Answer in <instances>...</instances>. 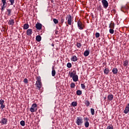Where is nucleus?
I'll return each instance as SVG.
<instances>
[{
    "label": "nucleus",
    "instance_id": "c756f323",
    "mask_svg": "<svg viewBox=\"0 0 129 129\" xmlns=\"http://www.w3.org/2000/svg\"><path fill=\"white\" fill-rule=\"evenodd\" d=\"M110 29H114V24L113 23H111L109 25Z\"/></svg>",
    "mask_w": 129,
    "mask_h": 129
},
{
    "label": "nucleus",
    "instance_id": "9b49d317",
    "mask_svg": "<svg viewBox=\"0 0 129 129\" xmlns=\"http://www.w3.org/2000/svg\"><path fill=\"white\" fill-rule=\"evenodd\" d=\"M26 34L27 36H31L33 34V30L32 29H28L27 30Z\"/></svg>",
    "mask_w": 129,
    "mask_h": 129
},
{
    "label": "nucleus",
    "instance_id": "37998d69",
    "mask_svg": "<svg viewBox=\"0 0 129 129\" xmlns=\"http://www.w3.org/2000/svg\"><path fill=\"white\" fill-rule=\"evenodd\" d=\"M5 107H6V105L5 104H3L2 105H1V108L2 109H4V108H5Z\"/></svg>",
    "mask_w": 129,
    "mask_h": 129
},
{
    "label": "nucleus",
    "instance_id": "473e14b6",
    "mask_svg": "<svg viewBox=\"0 0 129 129\" xmlns=\"http://www.w3.org/2000/svg\"><path fill=\"white\" fill-rule=\"evenodd\" d=\"M75 83H71V88H75Z\"/></svg>",
    "mask_w": 129,
    "mask_h": 129
},
{
    "label": "nucleus",
    "instance_id": "6e6552de",
    "mask_svg": "<svg viewBox=\"0 0 129 129\" xmlns=\"http://www.w3.org/2000/svg\"><path fill=\"white\" fill-rule=\"evenodd\" d=\"M36 86L38 88L39 90L42 88V82H36Z\"/></svg>",
    "mask_w": 129,
    "mask_h": 129
},
{
    "label": "nucleus",
    "instance_id": "a211bd4d",
    "mask_svg": "<svg viewBox=\"0 0 129 129\" xmlns=\"http://www.w3.org/2000/svg\"><path fill=\"white\" fill-rule=\"evenodd\" d=\"M71 60L73 62H76V61H77L78 60L77 56H76V55H73L71 58Z\"/></svg>",
    "mask_w": 129,
    "mask_h": 129
},
{
    "label": "nucleus",
    "instance_id": "c9c22d12",
    "mask_svg": "<svg viewBox=\"0 0 129 129\" xmlns=\"http://www.w3.org/2000/svg\"><path fill=\"white\" fill-rule=\"evenodd\" d=\"M53 22H54L55 24H58V23H59V21H58V20H57L56 19H53Z\"/></svg>",
    "mask_w": 129,
    "mask_h": 129
},
{
    "label": "nucleus",
    "instance_id": "f704fd0d",
    "mask_svg": "<svg viewBox=\"0 0 129 129\" xmlns=\"http://www.w3.org/2000/svg\"><path fill=\"white\" fill-rule=\"evenodd\" d=\"M36 82H41V77H37L36 78Z\"/></svg>",
    "mask_w": 129,
    "mask_h": 129
},
{
    "label": "nucleus",
    "instance_id": "f257e3e1",
    "mask_svg": "<svg viewBox=\"0 0 129 129\" xmlns=\"http://www.w3.org/2000/svg\"><path fill=\"white\" fill-rule=\"evenodd\" d=\"M9 1L11 6L14 5V4H15V0H2V3L3 4V6H2L1 8L2 12H4V11H5V8H7Z\"/></svg>",
    "mask_w": 129,
    "mask_h": 129
},
{
    "label": "nucleus",
    "instance_id": "2f4dec72",
    "mask_svg": "<svg viewBox=\"0 0 129 129\" xmlns=\"http://www.w3.org/2000/svg\"><path fill=\"white\" fill-rule=\"evenodd\" d=\"M68 68H71L72 67V64L70 62H68L67 64Z\"/></svg>",
    "mask_w": 129,
    "mask_h": 129
},
{
    "label": "nucleus",
    "instance_id": "ddd939ff",
    "mask_svg": "<svg viewBox=\"0 0 129 129\" xmlns=\"http://www.w3.org/2000/svg\"><path fill=\"white\" fill-rule=\"evenodd\" d=\"M8 25L10 26H14V25H15V20H14V19L10 20L8 22Z\"/></svg>",
    "mask_w": 129,
    "mask_h": 129
},
{
    "label": "nucleus",
    "instance_id": "aec40b11",
    "mask_svg": "<svg viewBox=\"0 0 129 129\" xmlns=\"http://www.w3.org/2000/svg\"><path fill=\"white\" fill-rule=\"evenodd\" d=\"M121 12H123V13H125V12H126V10H127V8H126V7L125 6H122L121 8Z\"/></svg>",
    "mask_w": 129,
    "mask_h": 129
},
{
    "label": "nucleus",
    "instance_id": "c03bdc74",
    "mask_svg": "<svg viewBox=\"0 0 129 129\" xmlns=\"http://www.w3.org/2000/svg\"><path fill=\"white\" fill-rule=\"evenodd\" d=\"M23 82H24V83H28V79L27 78L24 79Z\"/></svg>",
    "mask_w": 129,
    "mask_h": 129
},
{
    "label": "nucleus",
    "instance_id": "8fccbe9b",
    "mask_svg": "<svg viewBox=\"0 0 129 129\" xmlns=\"http://www.w3.org/2000/svg\"><path fill=\"white\" fill-rule=\"evenodd\" d=\"M55 33L56 35H58V33H59V31H56Z\"/></svg>",
    "mask_w": 129,
    "mask_h": 129
},
{
    "label": "nucleus",
    "instance_id": "c85d7f7f",
    "mask_svg": "<svg viewBox=\"0 0 129 129\" xmlns=\"http://www.w3.org/2000/svg\"><path fill=\"white\" fill-rule=\"evenodd\" d=\"M77 95H81V94H82V91H81V90H77Z\"/></svg>",
    "mask_w": 129,
    "mask_h": 129
},
{
    "label": "nucleus",
    "instance_id": "dca6fc26",
    "mask_svg": "<svg viewBox=\"0 0 129 129\" xmlns=\"http://www.w3.org/2000/svg\"><path fill=\"white\" fill-rule=\"evenodd\" d=\"M51 75L53 77L56 75V71H55V68L54 67L52 68Z\"/></svg>",
    "mask_w": 129,
    "mask_h": 129
},
{
    "label": "nucleus",
    "instance_id": "20e7f679",
    "mask_svg": "<svg viewBox=\"0 0 129 129\" xmlns=\"http://www.w3.org/2000/svg\"><path fill=\"white\" fill-rule=\"evenodd\" d=\"M68 19V24L70 26H71L72 25V16L71 15H69L67 16L66 20Z\"/></svg>",
    "mask_w": 129,
    "mask_h": 129
},
{
    "label": "nucleus",
    "instance_id": "9d476101",
    "mask_svg": "<svg viewBox=\"0 0 129 129\" xmlns=\"http://www.w3.org/2000/svg\"><path fill=\"white\" fill-rule=\"evenodd\" d=\"M123 112H124V113H125V114H127V113H128V112H129V103H128L127 104V105L126 106Z\"/></svg>",
    "mask_w": 129,
    "mask_h": 129
},
{
    "label": "nucleus",
    "instance_id": "a878e982",
    "mask_svg": "<svg viewBox=\"0 0 129 129\" xmlns=\"http://www.w3.org/2000/svg\"><path fill=\"white\" fill-rule=\"evenodd\" d=\"M84 55L86 57H87V56L89 55V51L88 50L85 51V52H84Z\"/></svg>",
    "mask_w": 129,
    "mask_h": 129
},
{
    "label": "nucleus",
    "instance_id": "2eb2a0df",
    "mask_svg": "<svg viewBox=\"0 0 129 129\" xmlns=\"http://www.w3.org/2000/svg\"><path fill=\"white\" fill-rule=\"evenodd\" d=\"M36 28L37 30H41L42 29V24L40 23H37L36 24Z\"/></svg>",
    "mask_w": 129,
    "mask_h": 129
},
{
    "label": "nucleus",
    "instance_id": "f8f14e48",
    "mask_svg": "<svg viewBox=\"0 0 129 129\" xmlns=\"http://www.w3.org/2000/svg\"><path fill=\"white\" fill-rule=\"evenodd\" d=\"M69 74H70V77H71V78H72L76 75V71H73V72L72 73H70V72Z\"/></svg>",
    "mask_w": 129,
    "mask_h": 129
},
{
    "label": "nucleus",
    "instance_id": "72a5a7b5",
    "mask_svg": "<svg viewBox=\"0 0 129 129\" xmlns=\"http://www.w3.org/2000/svg\"><path fill=\"white\" fill-rule=\"evenodd\" d=\"M20 124L22 126H25V121L22 120L20 121Z\"/></svg>",
    "mask_w": 129,
    "mask_h": 129
},
{
    "label": "nucleus",
    "instance_id": "e433bc0d",
    "mask_svg": "<svg viewBox=\"0 0 129 129\" xmlns=\"http://www.w3.org/2000/svg\"><path fill=\"white\" fill-rule=\"evenodd\" d=\"M96 38H99L100 37V34L98 32H96L95 34Z\"/></svg>",
    "mask_w": 129,
    "mask_h": 129
},
{
    "label": "nucleus",
    "instance_id": "3c124183",
    "mask_svg": "<svg viewBox=\"0 0 129 129\" xmlns=\"http://www.w3.org/2000/svg\"><path fill=\"white\" fill-rule=\"evenodd\" d=\"M51 46H52V47H54V44H52Z\"/></svg>",
    "mask_w": 129,
    "mask_h": 129
},
{
    "label": "nucleus",
    "instance_id": "f3484780",
    "mask_svg": "<svg viewBox=\"0 0 129 129\" xmlns=\"http://www.w3.org/2000/svg\"><path fill=\"white\" fill-rule=\"evenodd\" d=\"M72 79L74 82H77L78 81V75H76L72 78Z\"/></svg>",
    "mask_w": 129,
    "mask_h": 129
},
{
    "label": "nucleus",
    "instance_id": "423d86ee",
    "mask_svg": "<svg viewBox=\"0 0 129 129\" xmlns=\"http://www.w3.org/2000/svg\"><path fill=\"white\" fill-rule=\"evenodd\" d=\"M77 24L79 30H83V29L84 28V25L83 24L82 22H81V21H78Z\"/></svg>",
    "mask_w": 129,
    "mask_h": 129
},
{
    "label": "nucleus",
    "instance_id": "7ed1b4c3",
    "mask_svg": "<svg viewBox=\"0 0 129 129\" xmlns=\"http://www.w3.org/2000/svg\"><path fill=\"white\" fill-rule=\"evenodd\" d=\"M37 107H38L37 104H32L31 107L30 108L31 112H36V111H37Z\"/></svg>",
    "mask_w": 129,
    "mask_h": 129
},
{
    "label": "nucleus",
    "instance_id": "412c9836",
    "mask_svg": "<svg viewBox=\"0 0 129 129\" xmlns=\"http://www.w3.org/2000/svg\"><path fill=\"white\" fill-rule=\"evenodd\" d=\"M41 40H42V37L40 35H37L36 36V40L37 42H41Z\"/></svg>",
    "mask_w": 129,
    "mask_h": 129
},
{
    "label": "nucleus",
    "instance_id": "a18cd8bd",
    "mask_svg": "<svg viewBox=\"0 0 129 129\" xmlns=\"http://www.w3.org/2000/svg\"><path fill=\"white\" fill-rule=\"evenodd\" d=\"M64 21H65L64 19L63 18H61L60 20L61 24H63V23H64Z\"/></svg>",
    "mask_w": 129,
    "mask_h": 129
},
{
    "label": "nucleus",
    "instance_id": "39448f33",
    "mask_svg": "<svg viewBox=\"0 0 129 129\" xmlns=\"http://www.w3.org/2000/svg\"><path fill=\"white\" fill-rule=\"evenodd\" d=\"M102 4L104 9H107L108 7V2L106 0H102Z\"/></svg>",
    "mask_w": 129,
    "mask_h": 129
},
{
    "label": "nucleus",
    "instance_id": "a19ab883",
    "mask_svg": "<svg viewBox=\"0 0 129 129\" xmlns=\"http://www.w3.org/2000/svg\"><path fill=\"white\" fill-rule=\"evenodd\" d=\"M5 101L3 99L0 100V105H2V104H4Z\"/></svg>",
    "mask_w": 129,
    "mask_h": 129
},
{
    "label": "nucleus",
    "instance_id": "1a4fd4ad",
    "mask_svg": "<svg viewBox=\"0 0 129 129\" xmlns=\"http://www.w3.org/2000/svg\"><path fill=\"white\" fill-rule=\"evenodd\" d=\"M113 100V95L110 94L107 96V101H112Z\"/></svg>",
    "mask_w": 129,
    "mask_h": 129
},
{
    "label": "nucleus",
    "instance_id": "7c9ffc66",
    "mask_svg": "<svg viewBox=\"0 0 129 129\" xmlns=\"http://www.w3.org/2000/svg\"><path fill=\"white\" fill-rule=\"evenodd\" d=\"M95 111H94V109L93 108H91V113L92 115H94Z\"/></svg>",
    "mask_w": 129,
    "mask_h": 129
},
{
    "label": "nucleus",
    "instance_id": "4468645a",
    "mask_svg": "<svg viewBox=\"0 0 129 129\" xmlns=\"http://www.w3.org/2000/svg\"><path fill=\"white\" fill-rule=\"evenodd\" d=\"M12 9H7V15L9 17H11L12 16Z\"/></svg>",
    "mask_w": 129,
    "mask_h": 129
},
{
    "label": "nucleus",
    "instance_id": "79ce46f5",
    "mask_svg": "<svg viewBox=\"0 0 129 129\" xmlns=\"http://www.w3.org/2000/svg\"><path fill=\"white\" fill-rule=\"evenodd\" d=\"M81 46H82V44H81L80 43H78L77 44V47H78V48H80Z\"/></svg>",
    "mask_w": 129,
    "mask_h": 129
},
{
    "label": "nucleus",
    "instance_id": "bb28decb",
    "mask_svg": "<svg viewBox=\"0 0 129 129\" xmlns=\"http://www.w3.org/2000/svg\"><path fill=\"white\" fill-rule=\"evenodd\" d=\"M85 104L86 105L87 107L89 106L90 105V102L88 100L85 101Z\"/></svg>",
    "mask_w": 129,
    "mask_h": 129
},
{
    "label": "nucleus",
    "instance_id": "cd10ccee",
    "mask_svg": "<svg viewBox=\"0 0 129 129\" xmlns=\"http://www.w3.org/2000/svg\"><path fill=\"white\" fill-rule=\"evenodd\" d=\"M85 127H89V122L85 121Z\"/></svg>",
    "mask_w": 129,
    "mask_h": 129
},
{
    "label": "nucleus",
    "instance_id": "864d4df0",
    "mask_svg": "<svg viewBox=\"0 0 129 129\" xmlns=\"http://www.w3.org/2000/svg\"><path fill=\"white\" fill-rule=\"evenodd\" d=\"M67 27H69L68 25H67Z\"/></svg>",
    "mask_w": 129,
    "mask_h": 129
},
{
    "label": "nucleus",
    "instance_id": "5fc2aeb1",
    "mask_svg": "<svg viewBox=\"0 0 129 129\" xmlns=\"http://www.w3.org/2000/svg\"><path fill=\"white\" fill-rule=\"evenodd\" d=\"M99 1H101V0H98Z\"/></svg>",
    "mask_w": 129,
    "mask_h": 129
},
{
    "label": "nucleus",
    "instance_id": "b1692460",
    "mask_svg": "<svg viewBox=\"0 0 129 129\" xmlns=\"http://www.w3.org/2000/svg\"><path fill=\"white\" fill-rule=\"evenodd\" d=\"M29 28V24H25L24 25L23 29L24 30H28Z\"/></svg>",
    "mask_w": 129,
    "mask_h": 129
},
{
    "label": "nucleus",
    "instance_id": "de8ad7c7",
    "mask_svg": "<svg viewBox=\"0 0 129 129\" xmlns=\"http://www.w3.org/2000/svg\"><path fill=\"white\" fill-rule=\"evenodd\" d=\"M111 12L113 13V14H115V13H116V11L115 9H113L111 10Z\"/></svg>",
    "mask_w": 129,
    "mask_h": 129
},
{
    "label": "nucleus",
    "instance_id": "4c0bfd02",
    "mask_svg": "<svg viewBox=\"0 0 129 129\" xmlns=\"http://www.w3.org/2000/svg\"><path fill=\"white\" fill-rule=\"evenodd\" d=\"M109 33L110 34H113V33H114V30H113L112 28H111L109 29Z\"/></svg>",
    "mask_w": 129,
    "mask_h": 129
},
{
    "label": "nucleus",
    "instance_id": "603ef678",
    "mask_svg": "<svg viewBox=\"0 0 129 129\" xmlns=\"http://www.w3.org/2000/svg\"><path fill=\"white\" fill-rule=\"evenodd\" d=\"M104 99H106V97H105V98H104Z\"/></svg>",
    "mask_w": 129,
    "mask_h": 129
},
{
    "label": "nucleus",
    "instance_id": "0eeeda50",
    "mask_svg": "<svg viewBox=\"0 0 129 129\" xmlns=\"http://www.w3.org/2000/svg\"><path fill=\"white\" fill-rule=\"evenodd\" d=\"M0 123H2V124H7V123H8V119L3 117L1 119V121H0Z\"/></svg>",
    "mask_w": 129,
    "mask_h": 129
},
{
    "label": "nucleus",
    "instance_id": "ea45409f",
    "mask_svg": "<svg viewBox=\"0 0 129 129\" xmlns=\"http://www.w3.org/2000/svg\"><path fill=\"white\" fill-rule=\"evenodd\" d=\"M107 129H113V126L111 124L107 126Z\"/></svg>",
    "mask_w": 129,
    "mask_h": 129
},
{
    "label": "nucleus",
    "instance_id": "09e8293b",
    "mask_svg": "<svg viewBox=\"0 0 129 129\" xmlns=\"http://www.w3.org/2000/svg\"><path fill=\"white\" fill-rule=\"evenodd\" d=\"M98 10H99V11H101V6H99L98 7Z\"/></svg>",
    "mask_w": 129,
    "mask_h": 129
},
{
    "label": "nucleus",
    "instance_id": "49530a36",
    "mask_svg": "<svg viewBox=\"0 0 129 129\" xmlns=\"http://www.w3.org/2000/svg\"><path fill=\"white\" fill-rule=\"evenodd\" d=\"M84 120H85V121H88L89 120V118L86 117L84 118Z\"/></svg>",
    "mask_w": 129,
    "mask_h": 129
},
{
    "label": "nucleus",
    "instance_id": "5701e85b",
    "mask_svg": "<svg viewBox=\"0 0 129 129\" xmlns=\"http://www.w3.org/2000/svg\"><path fill=\"white\" fill-rule=\"evenodd\" d=\"M128 66V60H126L125 61H123V66L124 67H127V66Z\"/></svg>",
    "mask_w": 129,
    "mask_h": 129
},
{
    "label": "nucleus",
    "instance_id": "6ab92c4d",
    "mask_svg": "<svg viewBox=\"0 0 129 129\" xmlns=\"http://www.w3.org/2000/svg\"><path fill=\"white\" fill-rule=\"evenodd\" d=\"M112 72L113 74H117V73H118V70H117V68H113L112 70Z\"/></svg>",
    "mask_w": 129,
    "mask_h": 129
},
{
    "label": "nucleus",
    "instance_id": "4be33fe9",
    "mask_svg": "<svg viewBox=\"0 0 129 129\" xmlns=\"http://www.w3.org/2000/svg\"><path fill=\"white\" fill-rule=\"evenodd\" d=\"M104 74H106V75H107L109 74V69L108 68H105L104 70Z\"/></svg>",
    "mask_w": 129,
    "mask_h": 129
},
{
    "label": "nucleus",
    "instance_id": "f03ea898",
    "mask_svg": "<svg viewBox=\"0 0 129 129\" xmlns=\"http://www.w3.org/2000/svg\"><path fill=\"white\" fill-rule=\"evenodd\" d=\"M76 123H77V125H82L83 119L81 117H77Z\"/></svg>",
    "mask_w": 129,
    "mask_h": 129
},
{
    "label": "nucleus",
    "instance_id": "393cba45",
    "mask_svg": "<svg viewBox=\"0 0 129 129\" xmlns=\"http://www.w3.org/2000/svg\"><path fill=\"white\" fill-rule=\"evenodd\" d=\"M71 105L73 106L74 107H75V106H77V102L76 101H73L71 103Z\"/></svg>",
    "mask_w": 129,
    "mask_h": 129
},
{
    "label": "nucleus",
    "instance_id": "58836bf2",
    "mask_svg": "<svg viewBox=\"0 0 129 129\" xmlns=\"http://www.w3.org/2000/svg\"><path fill=\"white\" fill-rule=\"evenodd\" d=\"M81 86L82 89H85L86 86L85 85H84V84H81Z\"/></svg>",
    "mask_w": 129,
    "mask_h": 129
}]
</instances>
